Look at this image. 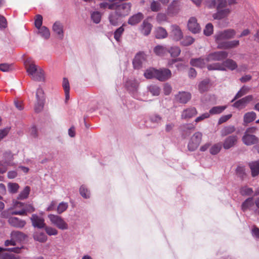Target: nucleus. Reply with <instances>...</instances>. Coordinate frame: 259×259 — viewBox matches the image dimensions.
<instances>
[{
	"label": "nucleus",
	"mask_w": 259,
	"mask_h": 259,
	"mask_svg": "<svg viewBox=\"0 0 259 259\" xmlns=\"http://www.w3.org/2000/svg\"><path fill=\"white\" fill-rule=\"evenodd\" d=\"M155 37L158 39H162L167 37L168 33L165 29L162 27H158L155 31Z\"/></svg>",
	"instance_id": "nucleus-31"
},
{
	"label": "nucleus",
	"mask_w": 259,
	"mask_h": 259,
	"mask_svg": "<svg viewBox=\"0 0 259 259\" xmlns=\"http://www.w3.org/2000/svg\"><path fill=\"white\" fill-rule=\"evenodd\" d=\"M124 29L123 28V25H122L118 28H117L114 33V37L115 40L119 42L120 40V37L122 33H123Z\"/></svg>",
	"instance_id": "nucleus-49"
},
{
	"label": "nucleus",
	"mask_w": 259,
	"mask_h": 259,
	"mask_svg": "<svg viewBox=\"0 0 259 259\" xmlns=\"http://www.w3.org/2000/svg\"><path fill=\"white\" fill-rule=\"evenodd\" d=\"M188 28L190 31L194 33L199 32L200 30V26L197 23L196 19L194 17H191L189 20Z\"/></svg>",
	"instance_id": "nucleus-18"
},
{
	"label": "nucleus",
	"mask_w": 259,
	"mask_h": 259,
	"mask_svg": "<svg viewBox=\"0 0 259 259\" xmlns=\"http://www.w3.org/2000/svg\"><path fill=\"white\" fill-rule=\"evenodd\" d=\"M156 70L153 68L146 70L144 73V76L147 79L156 78Z\"/></svg>",
	"instance_id": "nucleus-43"
},
{
	"label": "nucleus",
	"mask_w": 259,
	"mask_h": 259,
	"mask_svg": "<svg viewBox=\"0 0 259 259\" xmlns=\"http://www.w3.org/2000/svg\"><path fill=\"white\" fill-rule=\"evenodd\" d=\"M125 86L129 92L134 93L137 92L139 83L136 79L128 80L126 82Z\"/></svg>",
	"instance_id": "nucleus-27"
},
{
	"label": "nucleus",
	"mask_w": 259,
	"mask_h": 259,
	"mask_svg": "<svg viewBox=\"0 0 259 259\" xmlns=\"http://www.w3.org/2000/svg\"><path fill=\"white\" fill-rule=\"evenodd\" d=\"M171 77V72L167 68H160L156 70V78L160 81H164Z\"/></svg>",
	"instance_id": "nucleus-8"
},
{
	"label": "nucleus",
	"mask_w": 259,
	"mask_h": 259,
	"mask_svg": "<svg viewBox=\"0 0 259 259\" xmlns=\"http://www.w3.org/2000/svg\"><path fill=\"white\" fill-rule=\"evenodd\" d=\"M152 27V25L148 21V20L145 19L141 25V32L144 35L148 36L150 34Z\"/></svg>",
	"instance_id": "nucleus-21"
},
{
	"label": "nucleus",
	"mask_w": 259,
	"mask_h": 259,
	"mask_svg": "<svg viewBox=\"0 0 259 259\" xmlns=\"http://www.w3.org/2000/svg\"><path fill=\"white\" fill-rule=\"evenodd\" d=\"M53 30L58 35H61V38H62L63 36V25L60 22H56L53 26Z\"/></svg>",
	"instance_id": "nucleus-38"
},
{
	"label": "nucleus",
	"mask_w": 259,
	"mask_h": 259,
	"mask_svg": "<svg viewBox=\"0 0 259 259\" xmlns=\"http://www.w3.org/2000/svg\"><path fill=\"white\" fill-rule=\"evenodd\" d=\"M91 19L96 24L100 23L101 19V14L98 11H95L91 14Z\"/></svg>",
	"instance_id": "nucleus-53"
},
{
	"label": "nucleus",
	"mask_w": 259,
	"mask_h": 259,
	"mask_svg": "<svg viewBox=\"0 0 259 259\" xmlns=\"http://www.w3.org/2000/svg\"><path fill=\"white\" fill-rule=\"evenodd\" d=\"M30 220L32 225L34 227L39 229H42L45 227L46 224L45 223V220L42 218L38 216L37 214H33L30 218Z\"/></svg>",
	"instance_id": "nucleus-12"
},
{
	"label": "nucleus",
	"mask_w": 259,
	"mask_h": 259,
	"mask_svg": "<svg viewBox=\"0 0 259 259\" xmlns=\"http://www.w3.org/2000/svg\"><path fill=\"white\" fill-rule=\"evenodd\" d=\"M44 101L42 100H37L34 106V110L36 112H39L43 108Z\"/></svg>",
	"instance_id": "nucleus-62"
},
{
	"label": "nucleus",
	"mask_w": 259,
	"mask_h": 259,
	"mask_svg": "<svg viewBox=\"0 0 259 259\" xmlns=\"http://www.w3.org/2000/svg\"><path fill=\"white\" fill-rule=\"evenodd\" d=\"M170 30V36L173 39L179 41L183 38V33L178 25L176 24L171 25Z\"/></svg>",
	"instance_id": "nucleus-11"
},
{
	"label": "nucleus",
	"mask_w": 259,
	"mask_h": 259,
	"mask_svg": "<svg viewBox=\"0 0 259 259\" xmlns=\"http://www.w3.org/2000/svg\"><path fill=\"white\" fill-rule=\"evenodd\" d=\"M238 141V136L232 135L227 137L224 141L223 146L225 150L230 149L235 147Z\"/></svg>",
	"instance_id": "nucleus-9"
},
{
	"label": "nucleus",
	"mask_w": 259,
	"mask_h": 259,
	"mask_svg": "<svg viewBox=\"0 0 259 259\" xmlns=\"http://www.w3.org/2000/svg\"><path fill=\"white\" fill-rule=\"evenodd\" d=\"M251 175L254 177L259 174V160L249 163Z\"/></svg>",
	"instance_id": "nucleus-35"
},
{
	"label": "nucleus",
	"mask_w": 259,
	"mask_h": 259,
	"mask_svg": "<svg viewBox=\"0 0 259 259\" xmlns=\"http://www.w3.org/2000/svg\"><path fill=\"white\" fill-rule=\"evenodd\" d=\"M202 137V133L199 132L195 133L193 135L188 145L189 151H195L198 147L201 142Z\"/></svg>",
	"instance_id": "nucleus-6"
},
{
	"label": "nucleus",
	"mask_w": 259,
	"mask_h": 259,
	"mask_svg": "<svg viewBox=\"0 0 259 259\" xmlns=\"http://www.w3.org/2000/svg\"><path fill=\"white\" fill-rule=\"evenodd\" d=\"M146 60V55L143 52L138 53L134 59L133 64L134 68L139 69L141 67L142 63Z\"/></svg>",
	"instance_id": "nucleus-17"
},
{
	"label": "nucleus",
	"mask_w": 259,
	"mask_h": 259,
	"mask_svg": "<svg viewBox=\"0 0 259 259\" xmlns=\"http://www.w3.org/2000/svg\"><path fill=\"white\" fill-rule=\"evenodd\" d=\"M213 31V26L211 23L207 24L203 30L204 34L206 36L210 35Z\"/></svg>",
	"instance_id": "nucleus-56"
},
{
	"label": "nucleus",
	"mask_w": 259,
	"mask_h": 259,
	"mask_svg": "<svg viewBox=\"0 0 259 259\" xmlns=\"http://www.w3.org/2000/svg\"><path fill=\"white\" fill-rule=\"evenodd\" d=\"M156 19L158 23H161L167 21V17L165 14L158 13L156 16Z\"/></svg>",
	"instance_id": "nucleus-58"
},
{
	"label": "nucleus",
	"mask_w": 259,
	"mask_h": 259,
	"mask_svg": "<svg viewBox=\"0 0 259 259\" xmlns=\"http://www.w3.org/2000/svg\"><path fill=\"white\" fill-rule=\"evenodd\" d=\"M114 10L121 18H124L129 15L132 9V4L130 3L115 2Z\"/></svg>",
	"instance_id": "nucleus-2"
},
{
	"label": "nucleus",
	"mask_w": 259,
	"mask_h": 259,
	"mask_svg": "<svg viewBox=\"0 0 259 259\" xmlns=\"http://www.w3.org/2000/svg\"><path fill=\"white\" fill-rule=\"evenodd\" d=\"M26 235L22 232L18 231H13L11 233V238H12L16 242H21L24 240Z\"/></svg>",
	"instance_id": "nucleus-29"
},
{
	"label": "nucleus",
	"mask_w": 259,
	"mask_h": 259,
	"mask_svg": "<svg viewBox=\"0 0 259 259\" xmlns=\"http://www.w3.org/2000/svg\"><path fill=\"white\" fill-rule=\"evenodd\" d=\"M182 134L185 137L188 136L190 135L191 131H194L195 126L192 123H186L181 126Z\"/></svg>",
	"instance_id": "nucleus-28"
},
{
	"label": "nucleus",
	"mask_w": 259,
	"mask_h": 259,
	"mask_svg": "<svg viewBox=\"0 0 259 259\" xmlns=\"http://www.w3.org/2000/svg\"><path fill=\"white\" fill-rule=\"evenodd\" d=\"M154 53L159 56H163L168 52V49L163 46L157 45L153 49Z\"/></svg>",
	"instance_id": "nucleus-30"
},
{
	"label": "nucleus",
	"mask_w": 259,
	"mask_h": 259,
	"mask_svg": "<svg viewBox=\"0 0 259 259\" xmlns=\"http://www.w3.org/2000/svg\"><path fill=\"white\" fill-rule=\"evenodd\" d=\"M194 41V39L190 36H186L183 38L181 41V45L183 46H188L192 44Z\"/></svg>",
	"instance_id": "nucleus-48"
},
{
	"label": "nucleus",
	"mask_w": 259,
	"mask_h": 259,
	"mask_svg": "<svg viewBox=\"0 0 259 259\" xmlns=\"http://www.w3.org/2000/svg\"><path fill=\"white\" fill-rule=\"evenodd\" d=\"M115 2H103L99 4V7L101 9H105L108 8L109 10H113L115 7Z\"/></svg>",
	"instance_id": "nucleus-50"
},
{
	"label": "nucleus",
	"mask_w": 259,
	"mask_h": 259,
	"mask_svg": "<svg viewBox=\"0 0 259 259\" xmlns=\"http://www.w3.org/2000/svg\"><path fill=\"white\" fill-rule=\"evenodd\" d=\"M148 90L153 96H158L160 92V89L156 85H149L148 87Z\"/></svg>",
	"instance_id": "nucleus-44"
},
{
	"label": "nucleus",
	"mask_w": 259,
	"mask_h": 259,
	"mask_svg": "<svg viewBox=\"0 0 259 259\" xmlns=\"http://www.w3.org/2000/svg\"><path fill=\"white\" fill-rule=\"evenodd\" d=\"M217 12L213 14V18L214 19L221 20L227 17L231 13V9L229 8H225L217 10Z\"/></svg>",
	"instance_id": "nucleus-20"
},
{
	"label": "nucleus",
	"mask_w": 259,
	"mask_h": 259,
	"mask_svg": "<svg viewBox=\"0 0 259 259\" xmlns=\"http://www.w3.org/2000/svg\"><path fill=\"white\" fill-rule=\"evenodd\" d=\"M30 191V188L28 186H26L23 190L19 194L18 196V199H24L28 197Z\"/></svg>",
	"instance_id": "nucleus-46"
},
{
	"label": "nucleus",
	"mask_w": 259,
	"mask_h": 259,
	"mask_svg": "<svg viewBox=\"0 0 259 259\" xmlns=\"http://www.w3.org/2000/svg\"><path fill=\"white\" fill-rule=\"evenodd\" d=\"M206 5L209 8H215L217 10L227 8V0H207Z\"/></svg>",
	"instance_id": "nucleus-10"
},
{
	"label": "nucleus",
	"mask_w": 259,
	"mask_h": 259,
	"mask_svg": "<svg viewBox=\"0 0 259 259\" xmlns=\"http://www.w3.org/2000/svg\"><path fill=\"white\" fill-rule=\"evenodd\" d=\"M47 234L50 236L56 235L58 234V231L51 227H47L45 226L44 228Z\"/></svg>",
	"instance_id": "nucleus-59"
},
{
	"label": "nucleus",
	"mask_w": 259,
	"mask_h": 259,
	"mask_svg": "<svg viewBox=\"0 0 259 259\" xmlns=\"http://www.w3.org/2000/svg\"><path fill=\"white\" fill-rule=\"evenodd\" d=\"M249 89L245 87H243L236 94L234 99L231 101V102H233L237 99L241 97L248 93Z\"/></svg>",
	"instance_id": "nucleus-41"
},
{
	"label": "nucleus",
	"mask_w": 259,
	"mask_h": 259,
	"mask_svg": "<svg viewBox=\"0 0 259 259\" xmlns=\"http://www.w3.org/2000/svg\"><path fill=\"white\" fill-rule=\"evenodd\" d=\"M253 98L252 95L247 96L237 101L233 105L235 108L242 109L244 108L246 105L253 100Z\"/></svg>",
	"instance_id": "nucleus-14"
},
{
	"label": "nucleus",
	"mask_w": 259,
	"mask_h": 259,
	"mask_svg": "<svg viewBox=\"0 0 259 259\" xmlns=\"http://www.w3.org/2000/svg\"><path fill=\"white\" fill-rule=\"evenodd\" d=\"M150 9L153 12H158L161 9V6L159 2L153 1L150 5Z\"/></svg>",
	"instance_id": "nucleus-57"
},
{
	"label": "nucleus",
	"mask_w": 259,
	"mask_h": 259,
	"mask_svg": "<svg viewBox=\"0 0 259 259\" xmlns=\"http://www.w3.org/2000/svg\"><path fill=\"white\" fill-rule=\"evenodd\" d=\"M144 18V15L139 12L131 16L127 21L128 24L131 25H135L138 24Z\"/></svg>",
	"instance_id": "nucleus-24"
},
{
	"label": "nucleus",
	"mask_w": 259,
	"mask_h": 259,
	"mask_svg": "<svg viewBox=\"0 0 259 259\" xmlns=\"http://www.w3.org/2000/svg\"><path fill=\"white\" fill-rule=\"evenodd\" d=\"M13 159V155L10 151H7L4 153L3 158L0 161V166H2L0 167V174H3L6 171V166L14 164Z\"/></svg>",
	"instance_id": "nucleus-5"
},
{
	"label": "nucleus",
	"mask_w": 259,
	"mask_h": 259,
	"mask_svg": "<svg viewBox=\"0 0 259 259\" xmlns=\"http://www.w3.org/2000/svg\"><path fill=\"white\" fill-rule=\"evenodd\" d=\"M228 53L225 51H217L209 54L206 57V62L222 61L227 58Z\"/></svg>",
	"instance_id": "nucleus-7"
},
{
	"label": "nucleus",
	"mask_w": 259,
	"mask_h": 259,
	"mask_svg": "<svg viewBox=\"0 0 259 259\" xmlns=\"http://www.w3.org/2000/svg\"><path fill=\"white\" fill-rule=\"evenodd\" d=\"M240 193L242 196L250 195L253 193V189L247 186H243L241 188Z\"/></svg>",
	"instance_id": "nucleus-52"
},
{
	"label": "nucleus",
	"mask_w": 259,
	"mask_h": 259,
	"mask_svg": "<svg viewBox=\"0 0 259 259\" xmlns=\"http://www.w3.org/2000/svg\"><path fill=\"white\" fill-rule=\"evenodd\" d=\"M42 23V17L40 15H37L36 16V18L35 19V26L37 29H39L41 27V25Z\"/></svg>",
	"instance_id": "nucleus-63"
},
{
	"label": "nucleus",
	"mask_w": 259,
	"mask_h": 259,
	"mask_svg": "<svg viewBox=\"0 0 259 259\" xmlns=\"http://www.w3.org/2000/svg\"><path fill=\"white\" fill-rule=\"evenodd\" d=\"M239 45V40H233L231 41H223L219 43L218 48L220 49H231L237 47Z\"/></svg>",
	"instance_id": "nucleus-16"
},
{
	"label": "nucleus",
	"mask_w": 259,
	"mask_h": 259,
	"mask_svg": "<svg viewBox=\"0 0 259 259\" xmlns=\"http://www.w3.org/2000/svg\"><path fill=\"white\" fill-rule=\"evenodd\" d=\"M120 18H121V17L115 11L110 12L108 17L110 24L114 26H116L118 25Z\"/></svg>",
	"instance_id": "nucleus-23"
},
{
	"label": "nucleus",
	"mask_w": 259,
	"mask_h": 259,
	"mask_svg": "<svg viewBox=\"0 0 259 259\" xmlns=\"http://www.w3.org/2000/svg\"><path fill=\"white\" fill-rule=\"evenodd\" d=\"M226 106H214L210 109L208 113L209 115L220 114L222 113L226 109Z\"/></svg>",
	"instance_id": "nucleus-39"
},
{
	"label": "nucleus",
	"mask_w": 259,
	"mask_h": 259,
	"mask_svg": "<svg viewBox=\"0 0 259 259\" xmlns=\"http://www.w3.org/2000/svg\"><path fill=\"white\" fill-rule=\"evenodd\" d=\"M25 67L26 70L28 74L31 76H33L38 70L39 68L35 65L33 62H31L30 60H27L25 62Z\"/></svg>",
	"instance_id": "nucleus-22"
},
{
	"label": "nucleus",
	"mask_w": 259,
	"mask_h": 259,
	"mask_svg": "<svg viewBox=\"0 0 259 259\" xmlns=\"http://www.w3.org/2000/svg\"><path fill=\"white\" fill-rule=\"evenodd\" d=\"M48 218L51 223L57 227L58 229L62 230L68 229L67 223L60 216L53 214L48 215Z\"/></svg>",
	"instance_id": "nucleus-4"
},
{
	"label": "nucleus",
	"mask_w": 259,
	"mask_h": 259,
	"mask_svg": "<svg viewBox=\"0 0 259 259\" xmlns=\"http://www.w3.org/2000/svg\"><path fill=\"white\" fill-rule=\"evenodd\" d=\"M236 33V31L233 29H228L224 31H219L214 35L215 42L218 46H219V44L222 43L223 40L234 38Z\"/></svg>",
	"instance_id": "nucleus-3"
},
{
	"label": "nucleus",
	"mask_w": 259,
	"mask_h": 259,
	"mask_svg": "<svg viewBox=\"0 0 259 259\" xmlns=\"http://www.w3.org/2000/svg\"><path fill=\"white\" fill-rule=\"evenodd\" d=\"M222 147V145L220 143H217L213 145L209 150L210 153L212 155H215L218 154L220 150H221Z\"/></svg>",
	"instance_id": "nucleus-47"
},
{
	"label": "nucleus",
	"mask_w": 259,
	"mask_h": 259,
	"mask_svg": "<svg viewBox=\"0 0 259 259\" xmlns=\"http://www.w3.org/2000/svg\"><path fill=\"white\" fill-rule=\"evenodd\" d=\"M197 110L196 108L191 107L184 109L181 113V118L183 119H189L195 116L197 114Z\"/></svg>",
	"instance_id": "nucleus-13"
},
{
	"label": "nucleus",
	"mask_w": 259,
	"mask_h": 259,
	"mask_svg": "<svg viewBox=\"0 0 259 259\" xmlns=\"http://www.w3.org/2000/svg\"><path fill=\"white\" fill-rule=\"evenodd\" d=\"M209 83V79H205L202 80L199 84V90L201 93L206 91Z\"/></svg>",
	"instance_id": "nucleus-42"
},
{
	"label": "nucleus",
	"mask_w": 259,
	"mask_h": 259,
	"mask_svg": "<svg viewBox=\"0 0 259 259\" xmlns=\"http://www.w3.org/2000/svg\"><path fill=\"white\" fill-rule=\"evenodd\" d=\"M36 100L44 101V91L41 88H38L36 92Z\"/></svg>",
	"instance_id": "nucleus-64"
},
{
	"label": "nucleus",
	"mask_w": 259,
	"mask_h": 259,
	"mask_svg": "<svg viewBox=\"0 0 259 259\" xmlns=\"http://www.w3.org/2000/svg\"><path fill=\"white\" fill-rule=\"evenodd\" d=\"M254 204H255V203L253 201V198H248L242 203L241 205L242 210L245 211L246 209L251 208L252 206H253Z\"/></svg>",
	"instance_id": "nucleus-34"
},
{
	"label": "nucleus",
	"mask_w": 259,
	"mask_h": 259,
	"mask_svg": "<svg viewBox=\"0 0 259 259\" xmlns=\"http://www.w3.org/2000/svg\"><path fill=\"white\" fill-rule=\"evenodd\" d=\"M34 239L40 242H45L48 238L44 233L37 232L34 235Z\"/></svg>",
	"instance_id": "nucleus-40"
},
{
	"label": "nucleus",
	"mask_w": 259,
	"mask_h": 259,
	"mask_svg": "<svg viewBox=\"0 0 259 259\" xmlns=\"http://www.w3.org/2000/svg\"><path fill=\"white\" fill-rule=\"evenodd\" d=\"M222 65L224 66L225 70L227 68L229 70L233 71L238 67L237 63L231 59H227L222 63Z\"/></svg>",
	"instance_id": "nucleus-25"
},
{
	"label": "nucleus",
	"mask_w": 259,
	"mask_h": 259,
	"mask_svg": "<svg viewBox=\"0 0 259 259\" xmlns=\"http://www.w3.org/2000/svg\"><path fill=\"white\" fill-rule=\"evenodd\" d=\"M207 69L208 70H221L225 71L224 66L222 65V63H214L212 64H208L207 66Z\"/></svg>",
	"instance_id": "nucleus-36"
},
{
	"label": "nucleus",
	"mask_w": 259,
	"mask_h": 259,
	"mask_svg": "<svg viewBox=\"0 0 259 259\" xmlns=\"http://www.w3.org/2000/svg\"><path fill=\"white\" fill-rule=\"evenodd\" d=\"M39 29V33L45 39H48L50 36V33L49 29L46 26H42Z\"/></svg>",
	"instance_id": "nucleus-45"
},
{
	"label": "nucleus",
	"mask_w": 259,
	"mask_h": 259,
	"mask_svg": "<svg viewBox=\"0 0 259 259\" xmlns=\"http://www.w3.org/2000/svg\"><path fill=\"white\" fill-rule=\"evenodd\" d=\"M191 98L190 93L186 92H179L175 96L176 100L180 103L186 104Z\"/></svg>",
	"instance_id": "nucleus-19"
},
{
	"label": "nucleus",
	"mask_w": 259,
	"mask_h": 259,
	"mask_svg": "<svg viewBox=\"0 0 259 259\" xmlns=\"http://www.w3.org/2000/svg\"><path fill=\"white\" fill-rule=\"evenodd\" d=\"M8 222L11 226L16 228H22L26 225L25 221L17 217H10Z\"/></svg>",
	"instance_id": "nucleus-15"
},
{
	"label": "nucleus",
	"mask_w": 259,
	"mask_h": 259,
	"mask_svg": "<svg viewBox=\"0 0 259 259\" xmlns=\"http://www.w3.org/2000/svg\"><path fill=\"white\" fill-rule=\"evenodd\" d=\"M206 62V59L199 58L192 59L190 60V63L193 66L202 68L205 67Z\"/></svg>",
	"instance_id": "nucleus-26"
},
{
	"label": "nucleus",
	"mask_w": 259,
	"mask_h": 259,
	"mask_svg": "<svg viewBox=\"0 0 259 259\" xmlns=\"http://www.w3.org/2000/svg\"><path fill=\"white\" fill-rule=\"evenodd\" d=\"M8 188L11 193H16L19 188V186L17 183H9L8 184Z\"/></svg>",
	"instance_id": "nucleus-54"
},
{
	"label": "nucleus",
	"mask_w": 259,
	"mask_h": 259,
	"mask_svg": "<svg viewBox=\"0 0 259 259\" xmlns=\"http://www.w3.org/2000/svg\"><path fill=\"white\" fill-rule=\"evenodd\" d=\"M13 67L12 64L7 63H3L0 64V70L3 72H7L12 70Z\"/></svg>",
	"instance_id": "nucleus-61"
},
{
	"label": "nucleus",
	"mask_w": 259,
	"mask_h": 259,
	"mask_svg": "<svg viewBox=\"0 0 259 259\" xmlns=\"http://www.w3.org/2000/svg\"><path fill=\"white\" fill-rule=\"evenodd\" d=\"M236 131V127L232 125L225 126L221 131V136L225 137L229 135H231L234 133Z\"/></svg>",
	"instance_id": "nucleus-32"
},
{
	"label": "nucleus",
	"mask_w": 259,
	"mask_h": 259,
	"mask_svg": "<svg viewBox=\"0 0 259 259\" xmlns=\"http://www.w3.org/2000/svg\"><path fill=\"white\" fill-rule=\"evenodd\" d=\"M172 57H178L181 53V50L178 47L174 46L168 49V52Z\"/></svg>",
	"instance_id": "nucleus-51"
},
{
	"label": "nucleus",
	"mask_w": 259,
	"mask_h": 259,
	"mask_svg": "<svg viewBox=\"0 0 259 259\" xmlns=\"http://www.w3.org/2000/svg\"><path fill=\"white\" fill-rule=\"evenodd\" d=\"M68 203L64 202H62L58 205L57 207V212L59 214H61L65 211L68 208Z\"/></svg>",
	"instance_id": "nucleus-55"
},
{
	"label": "nucleus",
	"mask_w": 259,
	"mask_h": 259,
	"mask_svg": "<svg viewBox=\"0 0 259 259\" xmlns=\"http://www.w3.org/2000/svg\"><path fill=\"white\" fill-rule=\"evenodd\" d=\"M80 195L85 198H89L90 192L84 186H81L79 189Z\"/></svg>",
	"instance_id": "nucleus-60"
},
{
	"label": "nucleus",
	"mask_w": 259,
	"mask_h": 259,
	"mask_svg": "<svg viewBox=\"0 0 259 259\" xmlns=\"http://www.w3.org/2000/svg\"><path fill=\"white\" fill-rule=\"evenodd\" d=\"M32 78L38 81H43L45 80L44 73L42 69L39 68L38 70L33 75Z\"/></svg>",
	"instance_id": "nucleus-37"
},
{
	"label": "nucleus",
	"mask_w": 259,
	"mask_h": 259,
	"mask_svg": "<svg viewBox=\"0 0 259 259\" xmlns=\"http://www.w3.org/2000/svg\"><path fill=\"white\" fill-rule=\"evenodd\" d=\"M256 117V113L253 111L248 112L244 115L243 122L244 124H247L254 121Z\"/></svg>",
	"instance_id": "nucleus-33"
},
{
	"label": "nucleus",
	"mask_w": 259,
	"mask_h": 259,
	"mask_svg": "<svg viewBox=\"0 0 259 259\" xmlns=\"http://www.w3.org/2000/svg\"><path fill=\"white\" fill-rule=\"evenodd\" d=\"M256 131L257 128L254 126L248 127L246 130L242 138V142L245 145L250 146L258 142V138L253 135Z\"/></svg>",
	"instance_id": "nucleus-1"
}]
</instances>
